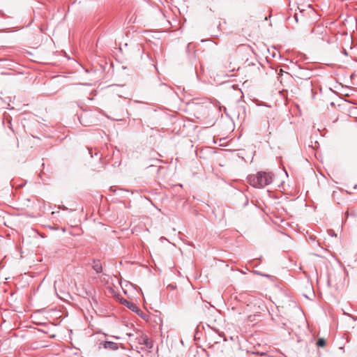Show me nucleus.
<instances>
[{"label":"nucleus","mask_w":357,"mask_h":357,"mask_svg":"<svg viewBox=\"0 0 357 357\" xmlns=\"http://www.w3.org/2000/svg\"><path fill=\"white\" fill-rule=\"evenodd\" d=\"M248 183L255 188H263L273 181V174L264 172L250 175L248 178Z\"/></svg>","instance_id":"f257e3e1"},{"label":"nucleus","mask_w":357,"mask_h":357,"mask_svg":"<svg viewBox=\"0 0 357 357\" xmlns=\"http://www.w3.org/2000/svg\"><path fill=\"white\" fill-rule=\"evenodd\" d=\"M237 55L242 59L245 60V62L249 61L250 58H252L253 55V50L250 45L241 44L238 45L236 50Z\"/></svg>","instance_id":"f03ea898"},{"label":"nucleus","mask_w":357,"mask_h":357,"mask_svg":"<svg viewBox=\"0 0 357 357\" xmlns=\"http://www.w3.org/2000/svg\"><path fill=\"white\" fill-rule=\"evenodd\" d=\"M139 343L143 344L146 348L150 349L153 347L152 342L146 335H142L139 339Z\"/></svg>","instance_id":"7ed1b4c3"},{"label":"nucleus","mask_w":357,"mask_h":357,"mask_svg":"<svg viewBox=\"0 0 357 357\" xmlns=\"http://www.w3.org/2000/svg\"><path fill=\"white\" fill-rule=\"evenodd\" d=\"M104 347L106 349H117V344L116 343H114L112 342H106L104 344Z\"/></svg>","instance_id":"20e7f679"},{"label":"nucleus","mask_w":357,"mask_h":357,"mask_svg":"<svg viewBox=\"0 0 357 357\" xmlns=\"http://www.w3.org/2000/svg\"><path fill=\"white\" fill-rule=\"evenodd\" d=\"M126 305L130 308L131 309L132 311H136V312H138V311H140L139 310V308L137 307V306L136 305H135L134 303H130L128 301H126Z\"/></svg>","instance_id":"39448f33"},{"label":"nucleus","mask_w":357,"mask_h":357,"mask_svg":"<svg viewBox=\"0 0 357 357\" xmlns=\"http://www.w3.org/2000/svg\"><path fill=\"white\" fill-rule=\"evenodd\" d=\"M326 342V340L324 338H319L317 340V345L320 347H325Z\"/></svg>","instance_id":"423d86ee"},{"label":"nucleus","mask_w":357,"mask_h":357,"mask_svg":"<svg viewBox=\"0 0 357 357\" xmlns=\"http://www.w3.org/2000/svg\"><path fill=\"white\" fill-rule=\"evenodd\" d=\"M94 269L96 271L97 273H100L102 271V267L99 265H95Z\"/></svg>","instance_id":"0eeeda50"},{"label":"nucleus","mask_w":357,"mask_h":357,"mask_svg":"<svg viewBox=\"0 0 357 357\" xmlns=\"http://www.w3.org/2000/svg\"><path fill=\"white\" fill-rule=\"evenodd\" d=\"M268 129L270 130V123H268ZM271 130H273V128L271 129V130H269V134L271 133Z\"/></svg>","instance_id":"6e6552de"}]
</instances>
